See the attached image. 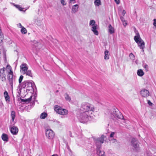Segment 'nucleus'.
<instances>
[{"label":"nucleus","instance_id":"23","mask_svg":"<svg viewBox=\"0 0 156 156\" xmlns=\"http://www.w3.org/2000/svg\"><path fill=\"white\" fill-rule=\"evenodd\" d=\"M47 116V114L45 112L41 113L40 115V118L41 119H44Z\"/></svg>","mask_w":156,"mask_h":156},{"label":"nucleus","instance_id":"17","mask_svg":"<svg viewBox=\"0 0 156 156\" xmlns=\"http://www.w3.org/2000/svg\"><path fill=\"white\" fill-rule=\"evenodd\" d=\"M109 51L106 50H105L104 52L105 56H104V59L105 60H108L109 59V55L108 54Z\"/></svg>","mask_w":156,"mask_h":156},{"label":"nucleus","instance_id":"44","mask_svg":"<svg viewBox=\"0 0 156 156\" xmlns=\"http://www.w3.org/2000/svg\"><path fill=\"white\" fill-rule=\"evenodd\" d=\"M2 1V0H0V2H1Z\"/></svg>","mask_w":156,"mask_h":156},{"label":"nucleus","instance_id":"22","mask_svg":"<svg viewBox=\"0 0 156 156\" xmlns=\"http://www.w3.org/2000/svg\"><path fill=\"white\" fill-rule=\"evenodd\" d=\"M64 96H65V98L66 101H70L71 98H70V97H69V95L68 94H65Z\"/></svg>","mask_w":156,"mask_h":156},{"label":"nucleus","instance_id":"4","mask_svg":"<svg viewBox=\"0 0 156 156\" xmlns=\"http://www.w3.org/2000/svg\"><path fill=\"white\" fill-rule=\"evenodd\" d=\"M54 110L57 113L64 116L67 115L68 114V111L67 109L63 108L58 105L55 106Z\"/></svg>","mask_w":156,"mask_h":156},{"label":"nucleus","instance_id":"33","mask_svg":"<svg viewBox=\"0 0 156 156\" xmlns=\"http://www.w3.org/2000/svg\"><path fill=\"white\" fill-rule=\"evenodd\" d=\"M69 3L71 5L74 4L76 3V0H69Z\"/></svg>","mask_w":156,"mask_h":156},{"label":"nucleus","instance_id":"13","mask_svg":"<svg viewBox=\"0 0 156 156\" xmlns=\"http://www.w3.org/2000/svg\"><path fill=\"white\" fill-rule=\"evenodd\" d=\"M4 96L6 102H9L10 101V97L8 93L6 91H5L4 92Z\"/></svg>","mask_w":156,"mask_h":156},{"label":"nucleus","instance_id":"8","mask_svg":"<svg viewBox=\"0 0 156 156\" xmlns=\"http://www.w3.org/2000/svg\"><path fill=\"white\" fill-rule=\"evenodd\" d=\"M45 135L47 138L49 139H53L55 136L54 132L51 129H47L45 131Z\"/></svg>","mask_w":156,"mask_h":156},{"label":"nucleus","instance_id":"1","mask_svg":"<svg viewBox=\"0 0 156 156\" xmlns=\"http://www.w3.org/2000/svg\"><path fill=\"white\" fill-rule=\"evenodd\" d=\"M5 73L7 74L9 83L12 88L13 83L15 81L16 77L13 75L12 68L9 65H7L5 68L4 67L0 69V78L3 81L6 80Z\"/></svg>","mask_w":156,"mask_h":156},{"label":"nucleus","instance_id":"21","mask_svg":"<svg viewBox=\"0 0 156 156\" xmlns=\"http://www.w3.org/2000/svg\"><path fill=\"white\" fill-rule=\"evenodd\" d=\"M94 4L95 5L98 6L101 4V0H95Z\"/></svg>","mask_w":156,"mask_h":156},{"label":"nucleus","instance_id":"30","mask_svg":"<svg viewBox=\"0 0 156 156\" xmlns=\"http://www.w3.org/2000/svg\"><path fill=\"white\" fill-rule=\"evenodd\" d=\"M129 57L130 59L132 60H134L135 58L134 55L132 53H130L129 55Z\"/></svg>","mask_w":156,"mask_h":156},{"label":"nucleus","instance_id":"3","mask_svg":"<svg viewBox=\"0 0 156 156\" xmlns=\"http://www.w3.org/2000/svg\"><path fill=\"white\" fill-rule=\"evenodd\" d=\"M90 114L83 112L78 114L77 117L80 120V122L83 123H85L88 121L89 120V117H93L92 115H90Z\"/></svg>","mask_w":156,"mask_h":156},{"label":"nucleus","instance_id":"35","mask_svg":"<svg viewBox=\"0 0 156 156\" xmlns=\"http://www.w3.org/2000/svg\"><path fill=\"white\" fill-rule=\"evenodd\" d=\"M114 1L118 5L119 4V3H120V0H114Z\"/></svg>","mask_w":156,"mask_h":156},{"label":"nucleus","instance_id":"16","mask_svg":"<svg viewBox=\"0 0 156 156\" xmlns=\"http://www.w3.org/2000/svg\"><path fill=\"white\" fill-rule=\"evenodd\" d=\"M108 32L110 34H112L114 33L115 30L111 24H109L108 26Z\"/></svg>","mask_w":156,"mask_h":156},{"label":"nucleus","instance_id":"24","mask_svg":"<svg viewBox=\"0 0 156 156\" xmlns=\"http://www.w3.org/2000/svg\"><path fill=\"white\" fill-rule=\"evenodd\" d=\"M21 32L22 34H25L27 33V30L26 29L24 28L23 27H22L21 29Z\"/></svg>","mask_w":156,"mask_h":156},{"label":"nucleus","instance_id":"19","mask_svg":"<svg viewBox=\"0 0 156 156\" xmlns=\"http://www.w3.org/2000/svg\"><path fill=\"white\" fill-rule=\"evenodd\" d=\"M137 74L139 76H142L144 75V73L142 70L140 69L137 70Z\"/></svg>","mask_w":156,"mask_h":156},{"label":"nucleus","instance_id":"2","mask_svg":"<svg viewBox=\"0 0 156 156\" xmlns=\"http://www.w3.org/2000/svg\"><path fill=\"white\" fill-rule=\"evenodd\" d=\"M81 108L84 111V112L92 115L93 112L95 110V108L94 106L90 104L84 102L81 105Z\"/></svg>","mask_w":156,"mask_h":156},{"label":"nucleus","instance_id":"38","mask_svg":"<svg viewBox=\"0 0 156 156\" xmlns=\"http://www.w3.org/2000/svg\"><path fill=\"white\" fill-rule=\"evenodd\" d=\"M154 21L153 25L154 26L156 27V19H154Z\"/></svg>","mask_w":156,"mask_h":156},{"label":"nucleus","instance_id":"45","mask_svg":"<svg viewBox=\"0 0 156 156\" xmlns=\"http://www.w3.org/2000/svg\"><path fill=\"white\" fill-rule=\"evenodd\" d=\"M68 149H69V150H70V149L69 148V147L68 148Z\"/></svg>","mask_w":156,"mask_h":156},{"label":"nucleus","instance_id":"36","mask_svg":"<svg viewBox=\"0 0 156 156\" xmlns=\"http://www.w3.org/2000/svg\"><path fill=\"white\" fill-rule=\"evenodd\" d=\"M17 26L19 28H22V27H23V26H22L21 24L20 23H19L17 25Z\"/></svg>","mask_w":156,"mask_h":156},{"label":"nucleus","instance_id":"39","mask_svg":"<svg viewBox=\"0 0 156 156\" xmlns=\"http://www.w3.org/2000/svg\"><path fill=\"white\" fill-rule=\"evenodd\" d=\"M126 11L124 10H123L122 12V14L123 16H124L126 14Z\"/></svg>","mask_w":156,"mask_h":156},{"label":"nucleus","instance_id":"28","mask_svg":"<svg viewBox=\"0 0 156 156\" xmlns=\"http://www.w3.org/2000/svg\"><path fill=\"white\" fill-rule=\"evenodd\" d=\"M15 6L16 8L18 9L20 11H22L23 9L20 5H15Z\"/></svg>","mask_w":156,"mask_h":156},{"label":"nucleus","instance_id":"18","mask_svg":"<svg viewBox=\"0 0 156 156\" xmlns=\"http://www.w3.org/2000/svg\"><path fill=\"white\" fill-rule=\"evenodd\" d=\"M2 138L4 141L7 142L8 141V136L6 134H3L2 136Z\"/></svg>","mask_w":156,"mask_h":156},{"label":"nucleus","instance_id":"31","mask_svg":"<svg viewBox=\"0 0 156 156\" xmlns=\"http://www.w3.org/2000/svg\"><path fill=\"white\" fill-rule=\"evenodd\" d=\"M110 141L112 143H115L117 142V140L116 139L114 138H110Z\"/></svg>","mask_w":156,"mask_h":156},{"label":"nucleus","instance_id":"41","mask_svg":"<svg viewBox=\"0 0 156 156\" xmlns=\"http://www.w3.org/2000/svg\"><path fill=\"white\" fill-rule=\"evenodd\" d=\"M148 103L150 105H151L152 104V103L150 101H148Z\"/></svg>","mask_w":156,"mask_h":156},{"label":"nucleus","instance_id":"29","mask_svg":"<svg viewBox=\"0 0 156 156\" xmlns=\"http://www.w3.org/2000/svg\"><path fill=\"white\" fill-rule=\"evenodd\" d=\"M95 21H94V20H91L90 21L89 24H90V25L92 26H93L94 25H95Z\"/></svg>","mask_w":156,"mask_h":156},{"label":"nucleus","instance_id":"5","mask_svg":"<svg viewBox=\"0 0 156 156\" xmlns=\"http://www.w3.org/2000/svg\"><path fill=\"white\" fill-rule=\"evenodd\" d=\"M134 39L138 44V46L144 51L143 49L145 48V43L144 41L140 38L139 35L135 36Z\"/></svg>","mask_w":156,"mask_h":156},{"label":"nucleus","instance_id":"12","mask_svg":"<svg viewBox=\"0 0 156 156\" xmlns=\"http://www.w3.org/2000/svg\"><path fill=\"white\" fill-rule=\"evenodd\" d=\"M10 131L13 135H16L18 132V129L16 126H13L10 129Z\"/></svg>","mask_w":156,"mask_h":156},{"label":"nucleus","instance_id":"43","mask_svg":"<svg viewBox=\"0 0 156 156\" xmlns=\"http://www.w3.org/2000/svg\"><path fill=\"white\" fill-rule=\"evenodd\" d=\"M38 45H40V46H42V45L40 43H38Z\"/></svg>","mask_w":156,"mask_h":156},{"label":"nucleus","instance_id":"10","mask_svg":"<svg viewBox=\"0 0 156 156\" xmlns=\"http://www.w3.org/2000/svg\"><path fill=\"white\" fill-rule=\"evenodd\" d=\"M140 94L142 97H147L149 96V92L147 90L144 89L141 91Z\"/></svg>","mask_w":156,"mask_h":156},{"label":"nucleus","instance_id":"15","mask_svg":"<svg viewBox=\"0 0 156 156\" xmlns=\"http://www.w3.org/2000/svg\"><path fill=\"white\" fill-rule=\"evenodd\" d=\"M106 138V136L104 135H102L99 138L97 139V141L100 142L101 144L104 143V139Z\"/></svg>","mask_w":156,"mask_h":156},{"label":"nucleus","instance_id":"27","mask_svg":"<svg viewBox=\"0 0 156 156\" xmlns=\"http://www.w3.org/2000/svg\"><path fill=\"white\" fill-rule=\"evenodd\" d=\"M32 96H31L30 98H29L27 99H22L21 100V101H23L24 102H29V101H31V99L32 98Z\"/></svg>","mask_w":156,"mask_h":156},{"label":"nucleus","instance_id":"37","mask_svg":"<svg viewBox=\"0 0 156 156\" xmlns=\"http://www.w3.org/2000/svg\"><path fill=\"white\" fill-rule=\"evenodd\" d=\"M120 19H121V20L122 22H125V20H124V18L123 17H122V16L121 17Z\"/></svg>","mask_w":156,"mask_h":156},{"label":"nucleus","instance_id":"25","mask_svg":"<svg viewBox=\"0 0 156 156\" xmlns=\"http://www.w3.org/2000/svg\"><path fill=\"white\" fill-rule=\"evenodd\" d=\"M25 73V74H26V75L32 77V73L30 70H27Z\"/></svg>","mask_w":156,"mask_h":156},{"label":"nucleus","instance_id":"7","mask_svg":"<svg viewBox=\"0 0 156 156\" xmlns=\"http://www.w3.org/2000/svg\"><path fill=\"white\" fill-rule=\"evenodd\" d=\"M131 145L133 147V149L136 151L139 150V142L137 139L133 138L131 140Z\"/></svg>","mask_w":156,"mask_h":156},{"label":"nucleus","instance_id":"14","mask_svg":"<svg viewBox=\"0 0 156 156\" xmlns=\"http://www.w3.org/2000/svg\"><path fill=\"white\" fill-rule=\"evenodd\" d=\"M97 25H94L92 27L91 30L93 32L94 34L96 35H98V32L97 30Z\"/></svg>","mask_w":156,"mask_h":156},{"label":"nucleus","instance_id":"32","mask_svg":"<svg viewBox=\"0 0 156 156\" xmlns=\"http://www.w3.org/2000/svg\"><path fill=\"white\" fill-rule=\"evenodd\" d=\"M23 76L22 75H21L20 76L19 79V82L20 83L23 79Z\"/></svg>","mask_w":156,"mask_h":156},{"label":"nucleus","instance_id":"20","mask_svg":"<svg viewBox=\"0 0 156 156\" xmlns=\"http://www.w3.org/2000/svg\"><path fill=\"white\" fill-rule=\"evenodd\" d=\"M16 117L15 112L14 111H12L11 113V117L12 122L14 123V120Z\"/></svg>","mask_w":156,"mask_h":156},{"label":"nucleus","instance_id":"34","mask_svg":"<svg viewBox=\"0 0 156 156\" xmlns=\"http://www.w3.org/2000/svg\"><path fill=\"white\" fill-rule=\"evenodd\" d=\"M61 4L63 5H66V3L64 0H61Z\"/></svg>","mask_w":156,"mask_h":156},{"label":"nucleus","instance_id":"9","mask_svg":"<svg viewBox=\"0 0 156 156\" xmlns=\"http://www.w3.org/2000/svg\"><path fill=\"white\" fill-rule=\"evenodd\" d=\"M20 72L23 74H25L28 69L27 64L25 63L22 64L20 66Z\"/></svg>","mask_w":156,"mask_h":156},{"label":"nucleus","instance_id":"26","mask_svg":"<svg viewBox=\"0 0 156 156\" xmlns=\"http://www.w3.org/2000/svg\"><path fill=\"white\" fill-rule=\"evenodd\" d=\"M116 134V132H112L109 135V137L110 138H113Z\"/></svg>","mask_w":156,"mask_h":156},{"label":"nucleus","instance_id":"40","mask_svg":"<svg viewBox=\"0 0 156 156\" xmlns=\"http://www.w3.org/2000/svg\"><path fill=\"white\" fill-rule=\"evenodd\" d=\"M123 24L124 26H126L127 25L125 21V22H123Z\"/></svg>","mask_w":156,"mask_h":156},{"label":"nucleus","instance_id":"42","mask_svg":"<svg viewBox=\"0 0 156 156\" xmlns=\"http://www.w3.org/2000/svg\"><path fill=\"white\" fill-rule=\"evenodd\" d=\"M51 156H58L57 154H54L52 155Z\"/></svg>","mask_w":156,"mask_h":156},{"label":"nucleus","instance_id":"11","mask_svg":"<svg viewBox=\"0 0 156 156\" xmlns=\"http://www.w3.org/2000/svg\"><path fill=\"white\" fill-rule=\"evenodd\" d=\"M79 6L77 4L73 5L72 7V13L73 14L76 13L78 10Z\"/></svg>","mask_w":156,"mask_h":156},{"label":"nucleus","instance_id":"6","mask_svg":"<svg viewBox=\"0 0 156 156\" xmlns=\"http://www.w3.org/2000/svg\"><path fill=\"white\" fill-rule=\"evenodd\" d=\"M111 117L112 118L121 119L123 117L121 113L116 108L113 109L111 112Z\"/></svg>","mask_w":156,"mask_h":156}]
</instances>
